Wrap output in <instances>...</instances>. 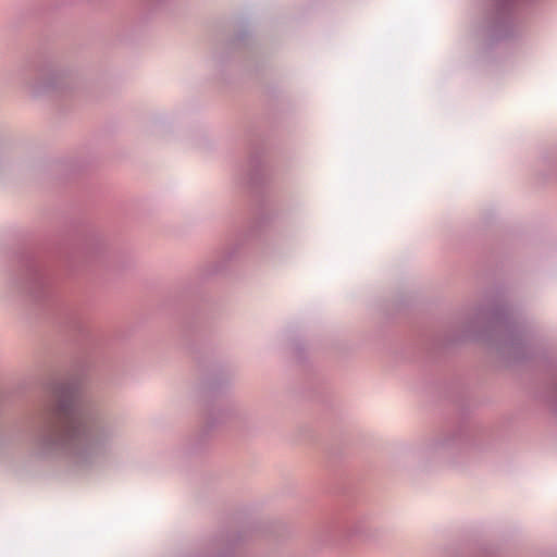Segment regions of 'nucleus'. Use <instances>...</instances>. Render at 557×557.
Masks as SVG:
<instances>
[{
  "mask_svg": "<svg viewBox=\"0 0 557 557\" xmlns=\"http://www.w3.org/2000/svg\"><path fill=\"white\" fill-rule=\"evenodd\" d=\"M54 428L69 438L89 437L90 430L78 409L69 401H62L52 414Z\"/></svg>",
  "mask_w": 557,
  "mask_h": 557,
  "instance_id": "obj_1",
  "label": "nucleus"
}]
</instances>
